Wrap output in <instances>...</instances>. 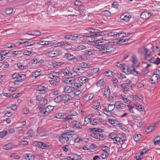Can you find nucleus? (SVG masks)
Listing matches in <instances>:
<instances>
[{
	"mask_svg": "<svg viewBox=\"0 0 160 160\" xmlns=\"http://www.w3.org/2000/svg\"><path fill=\"white\" fill-rule=\"evenodd\" d=\"M102 42L97 43H96V46L97 48L99 49L101 53H105L106 52H112L114 51L115 48L112 46L108 44H101Z\"/></svg>",
	"mask_w": 160,
	"mask_h": 160,
	"instance_id": "obj_1",
	"label": "nucleus"
},
{
	"mask_svg": "<svg viewBox=\"0 0 160 160\" xmlns=\"http://www.w3.org/2000/svg\"><path fill=\"white\" fill-rule=\"evenodd\" d=\"M55 117L57 118L64 119V121H68L70 122H72V120L74 118L72 117V115L66 116V114L61 113L56 114Z\"/></svg>",
	"mask_w": 160,
	"mask_h": 160,
	"instance_id": "obj_2",
	"label": "nucleus"
},
{
	"mask_svg": "<svg viewBox=\"0 0 160 160\" xmlns=\"http://www.w3.org/2000/svg\"><path fill=\"white\" fill-rule=\"evenodd\" d=\"M144 59L151 63H153L157 65H159V66H160V58H155L152 57L151 55L149 57H145Z\"/></svg>",
	"mask_w": 160,
	"mask_h": 160,
	"instance_id": "obj_3",
	"label": "nucleus"
},
{
	"mask_svg": "<svg viewBox=\"0 0 160 160\" xmlns=\"http://www.w3.org/2000/svg\"><path fill=\"white\" fill-rule=\"evenodd\" d=\"M87 30L90 32V33H89V34L91 36L98 37L99 36L102 35V32H98L97 30L93 28H88Z\"/></svg>",
	"mask_w": 160,
	"mask_h": 160,
	"instance_id": "obj_4",
	"label": "nucleus"
},
{
	"mask_svg": "<svg viewBox=\"0 0 160 160\" xmlns=\"http://www.w3.org/2000/svg\"><path fill=\"white\" fill-rule=\"evenodd\" d=\"M71 78H68V79L65 81L66 83H71L72 86L73 87V88L77 90L78 89L81 88L82 86V85L80 83L74 82H72V80L71 79Z\"/></svg>",
	"mask_w": 160,
	"mask_h": 160,
	"instance_id": "obj_5",
	"label": "nucleus"
},
{
	"mask_svg": "<svg viewBox=\"0 0 160 160\" xmlns=\"http://www.w3.org/2000/svg\"><path fill=\"white\" fill-rule=\"evenodd\" d=\"M91 135L94 138L101 140H103L105 138V137L103 134L97 132H93Z\"/></svg>",
	"mask_w": 160,
	"mask_h": 160,
	"instance_id": "obj_6",
	"label": "nucleus"
},
{
	"mask_svg": "<svg viewBox=\"0 0 160 160\" xmlns=\"http://www.w3.org/2000/svg\"><path fill=\"white\" fill-rule=\"evenodd\" d=\"M84 38L85 39V41L86 42H93L95 40V36H91L89 34V33L85 34L83 35Z\"/></svg>",
	"mask_w": 160,
	"mask_h": 160,
	"instance_id": "obj_7",
	"label": "nucleus"
},
{
	"mask_svg": "<svg viewBox=\"0 0 160 160\" xmlns=\"http://www.w3.org/2000/svg\"><path fill=\"white\" fill-rule=\"evenodd\" d=\"M94 51L93 50L89 49L88 48H86L85 51V53L83 55V59H88L90 55H92L94 53Z\"/></svg>",
	"mask_w": 160,
	"mask_h": 160,
	"instance_id": "obj_8",
	"label": "nucleus"
},
{
	"mask_svg": "<svg viewBox=\"0 0 160 160\" xmlns=\"http://www.w3.org/2000/svg\"><path fill=\"white\" fill-rule=\"evenodd\" d=\"M120 18L125 22H128L130 20L131 17L129 13L125 12L121 16Z\"/></svg>",
	"mask_w": 160,
	"mask_h": 160,
	"instance_id": "obj_9",
	"label": "nucleus"
},
{
	"mask_svg": "<svg viewBox=\"0 0 160 160\" xmlns=\"http://www.w3.org/2000/svg\"><path fill=\"white\" fill-rule=\"evenodd\" d=\"M72 70L73 73L75 74V76L78 75L79 73L82 72L83 71L82 68L79 66H75Z\"/></svg>",
	"mask_w": 160,
	"mask_h": 160,
	"instance_id": "obj_10",
	"label": "nucleus"
},
{
	"mask_svg": "<svg viewBox=\"0 0 160 160\" xmlns=\"http://www.w3.org/2000/svg\"><path fill=\"white\" fill-rule=\"evenodd\" d=\"M115 106H116V109H124L126 107V105L124 104L121 102L120 101H117L115 102Z\"/></svg>",
	"mask_w": 160,
	"mask_h": 160,
	"instance_id": "obj_11",
	"label": "nucleus"
},
{
	"mask_svg": "<svg viewBox=\"0 0 160 160\" xmlns=\"http://www.w3.org/2000/svg\"><path fill=\"white\" fill-rule=\"evenodd\" d=\"M151 16V13L147 12H142L140 15L141 18L143 19H147Z\"/></svg>",
	"mask_w": 160,
	"mask_h": 160,
	"instance_id": "obj_12",
	"label": "nucleus"
},
{
	"mask_svg": "<svg viewBox=\"0 0 160 160\" xmlns=\"http://www.w3.org/2000/svg\"><path fill=\"white\" fill-rule=\"evenodd\" d=\"M59 72L57 73L55 72H53L49 73L48 75V77L52 79H57L59 76Z\"/></svg>",
	"mask_w": 160,
	"mask_h": 160,
	"instance_id": "obj_13",
	"label": "nucleus"
},
{
	"mask_svg": "<svg viewBox=\"0 0 160 160\" xmlns=\"http://www.w3.org/2000/svg\"><path fill=\"white\" fill-rule=\"evenodd\" d=\"M63 73L65 76H67L70 77L75 76V74L72 71H69L67 69H65L63 71Z\"/></svg>",
	"mask_w": 160,
	"mask_h": 160,
	"instance_id": "obj_14",
	"label": "nucleus"
},
{
	"mask_svg": "<svg viewBox=\"0 0 160 160\" xmlns=\"http://www.w3.org/2000/svg\"><path fill=\"white\" fill-rule=\"evenodd\" d=\"M61 96L62 101H70L72 99V97L68 95L61 94Z\"/></svg>",
	"mask_w": 160,
	"mask_h": 160,
	"instance_id": "obj_15",
	"label": "nucleus"
},
{
	"mask_svg": "<svg viewBox=\"0 0 160 160\" xmlns=\"http://www.w3.org/2000/svg\"><path fill=\"white\" fill-rule=\"evenodd\" d=\"M89 80L86 77L81 76L78 78V81L82 83H85Z\"/></svg>",
	"mask_w": 160,
	"mask_h": 160,
	"instance_id": "obj_16",
	"label": "nucleus"
},
{
	"mask_svg": "<svg viewBox=\"0 0 160 160\" xmlns=\"http://www.w3.org/2000/svg\"><path fill=\"white\" fill-rule=\"evenodd\" d=\"M134 105L137 109L140 111H142L144 114H145V112L144 110V108L142 106L138 103H137L136 104H134Z\"/></svg>",
	"mask_w": 160,
	"mask_h": 160,
	"instance_id": "obj_17",
	"label": "nucleus"
},
{
	"mask_svg": "<svg viewBox=\"0 0 160 160\" xmlns=\"http://www.w3.org/2000/svg\"><path fill=\"white\" fill-rule=\"evenodd\" d=\"M43 106L41 105L39 108L40 112L41 113L43 114L42 115L43 117H44L48 114L47 111L46 110V108H43Z\"/></svg>",
	"mask_w": 160,
	"mask_h": 160,
	"instance_id": "obj_18",
	"label": "nucleus"
},
{
	"mask_svg": "<svg viewBox=\"0 0 160 160\" xmlns=\"http://www.w3.org/2000/svg\"><path fill=\"white\" fill-rule=\"evenodd\" d=\"M159 76L157 75L153 74L151 78V80L152 81L151 83L152 84H155L158 82V78Z\"/></svg>",
	"mask_w": 160,
	"mask_h": 160,
	"instance_id": "obj_19",
	"label": "nucleus"
},
{
	"mask_svg": "<svg viewBox=\"0 0 160 160\" xmlns=\"http://www.w3.org/2000/svg\"><path fill=\"white\" fill-rule=\"evenodd\" d=\"M142 53L145 55V57H149L151 55V52L148 48H144Z\"/></svg>",
	"mask_w": 160,
	"mask_h": 160,
	"instance_id": "obj_20",
	"label": "nucleus"
},
{
	"mask_svg": "<svg viewBox=\"0 0 160 160\" xmlns=\"http://www.w3.org/2000/svg\"><path fill=\"white\" fill-rule=\"evenodd\" d=\"M110 91L109 89V88L108 87L107 88H105L104 90V94L106 97H109V98L110 99H113V97L112 96L111 97H110Z\"/></svg>",
	"mask_w": 160,
	"mask_h": 160,
	"instance_id": "obj_21",
	"label": "nucleus"
},
{
	"mask_svg": "<svg viewBox=\"0 0 160 160\" xmlns=\"http://www.w3.org/2000/svg\"><path fill=\"white\" fill-rule=\"evenodd\" d=\"M93 108L95 109L99 110L101 109V106L100 103L98 102L96 100L95 101H93Z\"/></svg>",
	"mask_w": 160,
	"mask_h": 160,
	"instance_id": "obj_22",
	"label": "nucleus"
},
{
	"mask_svg": "<svg viewBox=\"0 0 160 160\" xmlns=\"http://www.w3.org/2000/svg\"><path fill=\"white\" fill-rule=\"evenodd\" d=\"M115 107H116L115 104L114 105L110 104L108 105V110L106 108L104 109V111L107 112V113L108 112H110L114 110Z\"/></svg>",
	"mask_w": 160,
	"mask_h": 160,
	"instance_id": "obj_23",
	"label": "nucleus"
},
{
	"mask_svg": "<svg viewBox=\"0 0 160 160\" xmlns=\"http://www.w3.org/2000/svg\"><path fill=\"white\" fill-rule=\"evenodd\" d=\"M72 88L68 86H65L64 87V92L66 93H69L72 92Z\"/></svg>",
	"mask_w": 160,
	"mask_h": 160,
	"instance_id": "obj_24",
	"label": "nucleus"
},
{
	"mask_svg": "<svg viewBox=\"0 0 160 160\" xmlns=\"http://www.w3.org/2000/svg\"><path fill=\"white\" fill-rule=\"evenodd\" d=\"M118 32H111L108 33V36L109 37H112L115 39L118 38Z\"/></svg>",
	"mask_w": 160,
	"mask_h": 160,
	"instance_id": "obj_25",
	"label": "nucleus"
},
{
	"mask_svg": "<svg viewBox=\"0 0 160 160\" xmlns=\"http://www.w3.org/2000/svg\"><path fill=\"white\" fill-rule=\"evenodd\" d=\"M50 56L51 57H56L58 55L59 52L57 51L52 50L49 52Z\"/></svg>",
	"mask_w": 160,
	"mask_h": 160,
	"instance_id": "obj_26",
	"label": "nucleus"
},
{
	"mask_svg": "<svg viewBox=\"0 0 160 160\" xmlns=\"http://www.w3.org/2000/svg\"><path fill=\"white\" fill-rule=\"evenodd\" d=\"M25 46H30L36 45V43L34 42H28L27 41L23 42Z\"/></svg>",
	"mask_w": 160,
	"mask_h": 160,
	"instance_id": "obj_27",
	"label": "nucleus"
},
{
	"mask_svg": "<svg viewBox=\"0 0 160 160\" xmlns=\"http://www.w3.org/2000/svg\"><path fill=\"white\" fill-rule=\"evenodd\" d=\"M131 40V39L129 38L128 39H120L119 41V43H121L122 44H126V42L127 43V44H129V43H131L130 42H128V41Z\"/></svg>",
	"mask_w": 160,
	"mask_h": 160,
	"instance_id": "obj_28",
	"label": "nucleus"
},
{
	"mask_svg": "<svg viewBox=\"0 0 160 160\" xmlns=\"http://www.w3.org/2000/svg\"><path fill=\"white\" fill-rule=\"evenodd\" d=\"M131 68H132V69H131L128 67L127 68L126 72H130L131 71H133L135 72H136V74H135V75H136L138 73V72L135 70V69L134 68V66L133 65L131 67Z\"/></svg>",
	"mask_w": 160,
	"mask_h": 160,
	"instance_id": "obj_29",
	"label": "nucleus"
},
{
	"mask_svg": "<svg viewBox=\"0 0 160 160\" xmlns=\"http://www.w3.org/2000/svg\"><path fill=\"white\" fill-rule=\"evenodd\" d=\"M72 123H74V126L77 128H82V126L79 122H78L77 121H75L73 120V119L72 120Z\"/></svg>",
	"mask_w": 160,
	"mask_h": 160,
	"instance_id": "obj_30",
	"label": "nucleus"
},
{
	"mask_svg": "<svg viewBox=\"0 0 160 160\" xmlns=\"http://www.w3.org/2000/svg\"><path fill=\"white\" fill-rule=\"evenodd\" d=\"M65 57L66 59L71 60L75 58V57L73 55L69 53L65 54Z\"/></svg>",
	"mask_w": 160,
	"mask_h": 160,
	"instance_id": "obj_31",
	"label": "nucleus"
},
{
	"mask_svg": "<svg viewBox=\"0 0 160 160\" xmlns=\"http://www.w3.org/2000/svg\"><path fill=\"white\" fill-rule=\"evenodd\" d=\"M121 86L123 88L122 89V91L124 92L127 91L128 90L129 86L127 85V84H125L124 83H122L121 85Z\"/></svg>",
	"mask_w": 160,
	"mask_h": 160,
	"instance_id": "obj_32",
	"label": "nucleus"
},
{
	"mask_svg": "<svg viewBox=\"0 0 160 160\" xmlns=\"http://www.w3.org/2000/svg\"><path fill=\"white\" fill-rule=\"evenodd\" d=\"M13 147V145L11 143H8L4 145L2 147V148L4 149L8 150L12 149Z\"/></svg>",
	"mask_w": 160,
	"mask_h": 160,
	"instance_id": "obj_33",
	"label": "nucleus"
},
{
	"mask_svg": "<svg viewBox=\"0 0 160 160\" xmlns=\"http://www.w3.org/2000/svg\"><path fill=\"white\" fill-rule=\"evenodd\" d=\"M142 138V136L140 134H138L133 136V139L135 141L138 142L139 141L140 139Z\"/></svg>",
	"mask_w": 160,
	"mask_h": 160,
	"instance_id": "obj_34",
	"label": "nucleus"
},
{
	"mask_svg": "<svg viewBox=\"0 0 160 160\" xmlns=\"http://www.w3.org/2000/svg\"><path fill=\"white\" fill-rule=\"evenodd\" d=\"M94 95L92 93H89L85 97V100L87 101L91 100L93 97Z\"/></svg>",
	"mask_w": 160,
	"mask_h": 160,
	"instance_id": "obj_35",
	"label": "nucleus"
},
{
	"mask_svg": "<svg viewBox=\"0 0 160 160\" xmlns=\"http://www.w3.org/2000/svg\"><path fill=\"white\" fill-rule=\"evenodd\" d=\"M105 84V82L103 79H101L99 80L97 83V85L98 87H102Z\"/></svg>",
	"mask_w": 160,
	"mask_h": 160,
	"instance_id": "obj_36",
	"label": "nucleus"
},
{
	"mask_svg": "<svg viewBox=\"0 0 160 160\" xmlns=\"http://www.w3.org/2000/svg\"><path fill=\"white\" fill-rule=\"evenodd\" d=\"M62 100L61 95L58 96L54 99V101L56 103L60 102Z\"/></svg>",
	"mask_w": 160,
	"mask_h": 160,
	"instance_id": "obj_37",
	"label": "nucleus"
},
{
	"mask_svg": "<svg viewBox=\"0 0 160 160\" xmlns=\"http://www.w3.org/2000/svg\"><path fill=\"white\" fill-rule=\"evenodd\" d=\"M45 108L46 110L47 111V113L48 114L54 109L53 107L52 106H48Z\"/></svg>",
	"mask_w": 160,
	"mask_h": 160,
	"instance_id": "obj_38",
	"label": "nucleus"
},
{
	"mask_svg": "<svg viewBox=\"0 0 160 160\" xmlns=\"http://www.w3.org/2000/svg\"><path fill=\"white\" fill-rule=\"evenodd\" d=\"M13 8H8L6 9L5 12L7 14H9L12 12L13 11Z\"/></svg>",
	"mask_w": 160,
	"mask_h": 160,
	"instance_id": "obj_39",
	"label": "nucleus"
},
{
	"mask_svg": "<svg viewBox=\"0 0 160 160\" xmlns=\"http://www.w3.org/2000/svg\"><path fill=\"white\" fill-rule=\"evenodd\" d=\"M41 34V33L39 32H34L33 33H23L22 34V35H24V34H28L29 35H32L33 36H39Z\"/></svg>",
	"mask_w": 160,
	"mask_h": 160,
	"instance_id": "obj_40",
	"label": "nucleus"
},
{
	"mask_svg": "<svg viewBox=\"0 0 160 160\" xmlns=\"http://www.w3.org/2000/svg\"><path fill=\"white\" fill-rule=\"evenodd\" d=\"M118 38L125 37L126 34L124 32H118Z\"/></svg>",
	"mask_w": 160,
	"mask_h": 160,
	"instance_id": "obj_41",
	"label": "nucleus"
},
{
	"mask_svg": "<svg viewBox=\"0 0 160 160\" xmlns=\"http://www.w3.org/2000/svg\"><path fill=\"white\" fill-rule=\"evenodd\" d=\"M102 14L107 17L111 15V13L109 11L105 10L102 12Z\"/></svg>",
	"mask_w": 160,
	"mask_h": 160,
	"instance_id": "obj_42",
	"label": "nucleus"
},
{
	"mask_svg": "<svg viewBox=\"0 0 160 160\" xmlns=\"http://www.w3.org/2000/svg\"><path fill=\"white\" fill-rule=\"evenodd\" d=\"M61 137L62 138L65 139L66 141H68L69 140V138L68 137V135L65 132L61 135Z\"/></svg>",
	"mask_w": 160,
	"mask_h": 160,
	"instance_id": "obj_43",
	"label": "nucleus"
},
{
	"mask_svg": "<svg viewBox=\"0 0 160 160\" xmlns=\"http://www.w3.org/2000/svg\"><path fill=\"white\" fill-rule=\"evenodd\" d=\"M132 117L135 120L139 121L141 120L142 119L140 116L137 115H132Z\"/></svg>",
	"mask_w": 160,
	"mask_h": 160,
	"instance_id": "obj_44",
	"label": "nucleus"
},
{
	"mask_svg": "<svg viewBox=\"0 0 160 160\" xmlns=\"http://www.w3.org/2000/svg\"><path fill=\"white\" fill-rule=\"evenodd\" d=\"M117 136V135L111 133L109 135V137L110 138L113 139V140H114L116 137Z\"/></svg>",
	"mask_w": 160,
	"mask_h": 160,
	"instance_id": "obj_45",
	"label": "nucleus"
},
{
	"mask_svg": "<svg viewBox=\"0 0 160 160\" xmlns=\"http://www.w3.org/2000/svg\"><path fill=\"white\" fill-rule=\"evenodd\" d=\"M7 132L6 131H3L0 132V137L2 138L4 137L7 134Z\"/></svg>",
	"mask_w": 160,
	"mask_h": 160,
	"instance_id": "obj_46",
	"label": "nucleus"
},
{
	"mask_svg": "<svg viewBox=\"0 0 160 160\" xmlns=\"http://www.w3.org/2000/svg\"><path fill=\"white\" fill-rule=\"evenodd\" d=\"M28 144V142L26 140L21 141L19 143V144L20 145H26Z\"/></svg>",
	"mask_w": 160,
	"mask_h": 160,
	"instance_id": "obj_47",
	"label": "nucleus"
},
{
	"mask_svg": "<svg viewBox=\"0 0 160 160\" xmlns=\"http://www.w3.org/2000/svg\"><path fill=\"white\" fill-rule=\"evenodd\" d=\"M112 72L110 70H108L105 72L104 73V74L105 76L108 77H109L111 76L112 75Z\"/></svg>",
	"mask_w": 160,
	"mask_h": 160,
	"instance_id": "obj_48",
	"label": "nucleus"
},
{
	"mask_svg": "<svg viewBox=\"0 0 160 160\" xmlns=\"http://www.w3.org/2000/svg\"><path fill=\"white\" fill-rule=\"evenodd\" d=\"M91 70L93 74L94 75L98 72L99 70V68H95Z\"/></svg>",
	"mask_w": 160,
	"mask_h": 160,
	"instance_id": "obj_49",
	"label": "nucleus"
},
{
	"mask_svg": "<svg viewBox=\"0 0 160 160\" xmlns=\"http://www.w3.org/2000/svg\"><path fill=\"white\" fill-rule=\"evenodd\" d=\"M155 127V125L154 124H153L151 127L150 126L149 127H148V132H147V133H148V132H150L152 131V130H153L154 129V128Z\"/></svg>",
	"mask_w": 160,
	"mask_h": 160,
	"instance_id": "obj_50",
	"label": "nucleus"
},
{
	"mask_svg": "<svg viewBox=\"0 0 160 160\" xmlns=\"http://www.w3.org/2000/svg\"><path fill=\"white\" fill-rule=\"evenodd\" d=\"M122 99H123V102L125 103H127L128 104H129L130 103V101L126 98L122 97Z\"/></svg>",
	"mask_w": 160,
	"mask_h": 160,
	"instance_id": "obj_51",
	"label": "nucleus"
},
{
	"mask_svg": "<svg viewBox=\"0 0 160 160\" xmlns=\"http://www.w3.org/2000/svg\"><path fill=\"white\" fill-rule=\"evenodd\" d=\"M74 131L68 130L65 131V133L68 136L72 135V133H74Z\"/></svg>",
	"mask_w": 160,
	"mask_h": 160,
	"instance_id": "obj_52",
	"label": "nucleus"
},
{
	"mask_svg": "<svg viewBox=\"0 0 160 160\" xmlns=\"http://www.w3.org/2000/svg\"><path fill=\"white\" fill-rule=\"evenodd\" d=\"M121 140V138L118 136V135L117 136L116 138L114 140H113V142L115 143H117L118 142H120Z\"/></svg>",
	"mask_w": 160,
	"mask_h": 160,
	"instance_id": "obj_53",
	"label": "nucleus"
},
{
	"mask_svg": "<svg viewBox=\"0 0 160 160\" xmlns=\"http://www.w3.org/2000/svg\"><path fill=\"white\" fill-rule=\"evenodd\" d=\"M30 156V153L26 154H25L23 155V158L25 159H26L27 160H29Z\"/></svg>",
	"mask_w": 160,
	"mask_h": 160,
	"instance_id": "obj_54",
	"label": "nucleus"
},
{
	"mask_svg": "<svg viewBox=\"0 0 160 160\" xmlns=\"http://www.w3.org/2000/svg\"><path fill=\"white\" fill-rule=\"evenodd\" d=\"M81 91L80 90H76L74 91L73 92V93L74 95H81L80 94L81 93Z\"/></svg>",
	"mask_w": 160,
	"mask_h": 160,
	"instance_id": "obj_55",
	"label": "nucleus"
},
{
	"mask_svg": "<svg viewBox=\"0 0 160 160\" xmlns=\"http://www.w3.org/2000/svg\"><path fill=\"white\" fill-rule=\"evenodd\" d=\"M127 106L128 107L129 110L130 112L134 113V112L132 109L134 108V107L131 105H127Z\"/></svg>",
	"mask_w": 160,
	"mask_h": 160,
	"instance_id": "obj_56",
	"label": "nucleus"
},
{
	"mask_svg": "<svg viewBox=\"0 0 160 160\" xmlns=\"http://www.w3.org/2000/svg\"><path fill=\"white\" fill-rule=\"evenodd\" d=\"M78 49L79 51L85 49L86 48V47L82 45H80L78 47Z\"/></svg>",
	"mask_w": 160,
	"mask_h": 160,
	"instance_id": "obj_57",
	"label": "nucleus"
},
{
	"mask_svg": "<svg viewBox=\"0 0 160 160\" xmlns=\"http://www.w3.org/2000/svg\"><path fill=\"white\" fill-rule=\"evenodd\" d=\"M49 147L48 144L43 142V145H42L41 148L42 149H47Z\"/></svg>",
	"mask_w": 160,
	"mask_h": 160,
	"instance_id": "obj_58",
	"label": "nucleus"
},
{
	"mask_svg": "<svg viewBox=\"0 0 160 160\" xmlns=\"http://www.w3.org/2000/svg\"><path fill=\"white\" fill-rule=\"evenodd\" d=\"M47 88L46 87L40 85L37 88V90L39 91L40 92L43 90V88Z\"/></svg>",
	"mask_w": 160,
	"mask_h": 160,
	"instance_id": "obj_59",
	"label": "nucleus"
},
{
	"mask_svg": "<svg viewBox=\"0 0 160 160\" xmlns=\"http://www.w3.org/2000/svg\"><path fill=\"white\" fill-rule=\"evenodd\" d=\"M118 111V110L116 109V110H115L114 112L116 113V115L118 116H121L122 117H123L127 115V113H124L123 114L121 115L120 114L117 113V112Z\"/></svg>",
	"mask_w": 160,
	"mask_h": 160,
	"instance_id": "obj_60",
	"label": "nucleus"
},
{
	"mask_svg": "<svg viewBox=\"0 0 160 160\" xmlns=\"http://www.w3.org/2000/svg\"><path fill=\"white\" fill-rule=\"evenodd\" d=\"M155 139H156V140L155 141L154 143L156 145L157 143H159L160 142V136H157Z\"/></svg>",
	"mask_w": 160,
	"mask_h": 160,
	"instance_id": "obj_61",
	"label": "nucleus"
},
{
	"mask_svg": "<svg viewBox=\"0 0 160 160\" xmlns=\"http://www.w3.org/2000/svg\"><path fill=\"white\" fill-rule=\"evenodd\" d=\"M33 52L28 51H27L24 52H23V54L25 55L30 56V54H31Z\"/></svg>",
	"mask_w": 160,
	"mask_h": 160,
	"instance_id": "obj_62",
	"label": "nucleus"
},
{
	"mask_svg": "<svg viewBox=\"0 0 160 160\" xmlns=\"http://www.w3.org/2000/svg\"><path fill=\"white\" fill-rule=\"evenodd\" d=\"M98 121V119H94L92 121H90L91 124L93 125H96L97 123V121Z\"/></svg>",
	"mask_w": 160,
	"mask_h": 160,
	"instance_id": "obj_63",
	"label": "nucleus"
},
{
	"mask_svg": "<svg viewBox=\"0 0 160 160\" xmlns=\"http://www.w3.org/2000/svg\"><path fill=\"white\" fill-rule=\"evenodd\" d=\"M73 157H74V160H79L81 158L80 156L78 155L77 154L75 155Z\"/></svg>",
	"mask_w": 160,
	"mask_h": 160,
	"instance_id": "obj_64",
	"label": "nucleus"
}]
</instances>
